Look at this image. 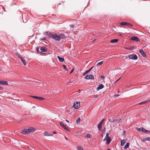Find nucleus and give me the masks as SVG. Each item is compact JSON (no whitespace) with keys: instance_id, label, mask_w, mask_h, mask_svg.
<instances>
[{"instance_id":"nucleus-17","label":"nucleus","mask_w":150,"mask_h":150,"mask_svg":"<svg viewBox=\"0 0 150 150\" xmlns=\"http://www.w3.org/2000/svg\"><path fill=\"white\" fill-rule=\"evenodd\" d=\"M137 129L138 131L142 132H144V130H145V129L142 127L140 128H137Z\"/></svg>"},{"instance_id":"nucleus-20","label":"nucleus","mask_w":150,"mask_h":150,"mask_svg":"<svg viewBox=\"0 0 150 150\" xmlns=\"http://www.w3.org/2000/svg\"><path fill=\"white\" fill-rule=\"evenodd\" d=\"M118 41L117 39H113L110 40V42L113 43L117 42Z\"/></svg>"},{"instance_id":"nucleus-51","label":"nucleus","mask_w":150,"mask_h":150,"mask_svg":"<svg viewBox=\"0 0 150 150\" xmlns=\"http://www.w3.org/2000/svg\"><path fill=\"white\" fill-rule=\"evenodd\" d=\"M65 121H66V122H69V121H68V120H66Z\"/></svg>"},{"instance_id":"nucleus-13","label":"nucleus","mask_w":150,"mask_h":150,"mask_svg":"<svg viewBox=\"0 0 150 150\" xmlns=\"http://www.w3.org/2000/svg\"><path fill=\"white\" fill-rule=\"evenodd\" d=\"M149 101H150V99L149 100L148 99L146 100H145L144 101L142 102L139 103V105H143V104H146Z\"/></svg>"},{"instance_id":"nucleus-56","label":"nucleus","mask_w":150,"mask_h":150,"mask_svg":"<svg viewBox=\"0 0 150 150\" xmlns=\"http://www.w3.org/2000/svg\"><path fill=\"white\" fill-rule=\"evenodd\" d=\"M65 138L66 139H67V138H66V137H65Z\"/></svg>"},{"instance_id":"nucleus-21","label":"nucleus","mask_w":150,"mask_h":150,"mask_svg":"<svg viewBox=\"0 0 150 150\" xmlns=\"http://www.w3.org/2000/svg\"><path fill=\"white\" fill-rule=\"evenodd\" d=\"M59 37L60 38V39H64L66 38L64 34H60L59 35Z\"/></svg>"},{"instance_id":"nucleus-43","label":"nucleus","mask_w":150,"mask_h":150,"mask_svg":"<svg viewBox=\"0 0 150 150\" xmlns=\"http://www.w3.org/2000/svg\"><path fill=\"white\" fill-rule=\"evenodd\" d=\"M121 78V77H120L119 79H117L116 81H115L114 82V83H115L116 82H117V81H119L120 80V79Z\"/></svg>"},{"instance_id":"nucleus-52","label":"nucleus","mask_w":150,"mask_h":150,"mask_svg":"<svg viewBox=\"0 0 150 150\" xmlns=\"http://www.w3.org/2000/svg\"><path fill=\"white\" fill-rule=\"evenodd\" d=\"M125 132H125V131H123V132L124 134H125Z\"/></svg>"},{"instance_id":"nucleus-37","label":"nucleus","mask_w":150,"mask_h":150,"mask_svg":"<svg viewBox=\"0 0 150 150\" xmlns=\"http://www.w3.org/2000/svg\"><path fill=\"white\" fill-rule=\"evenodd\" d=\"M105 120V119H103L99 123H101V124H102V123H103V122Z\"/></svg>"},{"instance_id":"nucleus-38","label":"nucleus","mask_w":150,"mask_h":150,"mask_svg":"<svg viewBox=\"0 0 150 150\" xmlns=\"http://www.w3.org/2000/svg\"><path fill=\"white\" fill-rule=\"evenodd\" d=\"M108 137L106 136L105 137L104 139H103V141H105V140H106L108 138V137Z\"/></svg>"},{"instance_id":"nucleus-14","label":"nucleus","mask_w":150,"mask_h":150,"mask_svg":"<svg viewBox=\"0 0 150 150\" xmlns=\"http://www.w3.org/2000/svg\"><path fill=\"white\" fill-rule=\"evenodd\" d=\"M104 87V85L102 84L99 85V86L97 88V91H99L100 89H102Z\"/></svg>"},{"instance_id":"nucleus-50","label":"nucleus","mask_w":150,"mask_h":150,"mask_svg":"<svg viewBox=\"0 0 150 150\" xmlns=\"http://www.w3.org/2000/svg\"><path fill=\"white\" fill-rule=\"evenodd\" d=\"M119 35L120 36H122V35L121 34H119Z\"/></svg>"},{"instance_id":"nucleus-27","label":"nucleus","mask_w":150,"mask_h":150,"mask_svg":"<svg viewBox=\"0 0 150 150\" xmlns=\"http://www.w3.org/2000/svg\"><path fill=\"white\" fill-rule=\"evenodd\" d=\"M77 149L79 150H83V148L80 146H78L77 147Z\"/></svg>"},{"instance_id":"nucleus-25","label":"nucleus","mask_w":150,"mask_h":150,"mask_svg":"<svg viewBox=\"0 0 150 150\" xmlns=\"http://www.w3.org/2000/svg\"><path fill=\"white\" fill-rule=\"evenodd\" d=\"M21 59L22 62L23 64L25 65L26 64V62H25V59L24 58H21Z\"/></svg>"},{"instance_id":"nucleus-10","label":"nucleus","mask_w":150,"mask_h":150,"mask_svg":"<svg viewBox=\"0 0 150 150\" xmlns=\"http://www.w3.org/2000/svg\"><path fill=\"white\" fill-rule=\"evenodd\" d=\"M0 84H1L4 85H8V82L6 81H0Z\"/></svg>"},{"instance_id":"nucleus-33","label":"nucleus","mask_w":150,"mask_h":150,"mask_svg":"<svg viewBox=\"0 0 150 150\" xmlns=\"http://www.w3.org/2000/svg\"><path fill=\"white\" fill-rule=\"evenodd\" d=\"M80 118H79L78 119L76 120V122L78 123L80 122Z\"/></svg>"},{"instance_id":"nucleus-12","label":"nucleus","mask_w":150,"mask_h":150,"mask_svg":"<svg viewBox=\"0 0 150 150\" xmlns=\"http://www.w3.org/2000/svg\"><path fill=\"white\" fill-rule=\"evenodd\" d=\"M28 129V130L29 133L33 132L35 131V130L34 128L32 127H30Z\"/></svg>"},{"instance_id":"nucleus-31","label":"nucleus","mask_w":150,"mask_h":150,"mask_svg":"<svg viewBox=\"0 0 150 150\" xmlns=\"http://www.w3.org/2000/svg\"><path fill=\"white\" fill-rule=\"evenodd\" d=\"M45 34L47 35H50L51 34V32L49 31H47L45 32Z\"/></svg>"},{"instance_id":"nucleus-1","label":"nucleus","mask_w":150,"mask_h":150,"mask_svg":"<svg viewBox=\"0 0 150 150\" xmlns=\"http://www.w3.org/2000/svg\"><path fill=\"white\" fill-rule=\"evenodd\" d=\"M51 36L52 38L55 40L57 41H59L60 40V38L59 37V36L56 33L51 34Z\"/></svg>"},{"instance_id":"nucleus-18","label":"nucleus","mask_w":150,"mask_h":150,"mask_svg":"<svg viewBox=\"0 0 150 150\" xmlns=\"http://www.w3.org/2000/svg\"><path fill=\"white\" fill-rule=\"evenodd\" d=\"M57 57L60 62H62L64 61V58H62L59 56H57Z\"/></svg>"},{"instance_id":"nucleus-7","label":"nucleus","mask_w":150,"mask_h":150,"mask_svg":"<svg viewBox=\"0 0 150 150\" xmlns=\"http://www.w3.org/2000/svg\"><path fill=\"white\" fill-rule=\"evenodd\" d=\"M44 135L46 136H52L53 135V134L51 132L49 133L47 132H45L44 134Z\"/></svg>"},{"instance_id":"nucleus-41","label":"nucleus","mask_w":150,"mask_h":150,"mask_svg":"<svg viewBox=\"0 0 150 150\" xmlns=\"http://www.w3.org/2000/svg\"><path fill=\"white\" fill-rule=\"evenodd\" d=\"M36 50L37 52L38 53L39 52H40L39 51V47H37L36 48Z\"/></svg>"},{"instance_id":"nucleus-34","label":"nucleus","mask_w":150,"mask_h":150,"mask_svg":"<svg viewBox=\"0 0 150 150\" xmlns=\"http://www.w3.org/2000/svg\"><path fill=\"white\" fill-rule=\"evenodd\" d=\"M134 46H131L129 48V50H133L134 49Z\"/></svg>"},{"instance_id":"nucleus-39","label":"nucleus","mask_w":150,"mask_h":150,"mask_svg":"<svg viewBox=\"0 0 150 150\" xmlns=\"http://www.w3.org/2000/svg\"><path fill=\"white\" fill-rule=\"evenodd\" d=\"M147 140V137L146 138H144L142 140V141L143 142H144L146 141Z\"/></svg>"},{"instance_id":"nucleus-36","label":"nucleus","mask_w":150,"mask_h":150,"mask_svg":"<svg viewBox=\"0 0 150 150\" xmlns=\"http://www.w3.org/2000/svg\"><path fill=\"white\" fill-rule=\"evenodd\" d=\"M63 67H64V69H65L66 70H67V71H68L67 69V68L66 67L65 65H63Z\"/></svg>"},{"instance_id":"nucleus-35","label":"nucleus","mask_w":150,"mask_h":150,"mask_svg":"<svg viewBox=\"0 0 150 150\" xmlns=\"http://www.w3.org/2000/svg\"><path fill=\"white\" fill-rule=\"evenodd\" d=\"M144 132H145L146 133H147L148 132H150V131H148V130H146L145 129V130H144Z\"/></svg>"},{"instance_id":"nucleus-40","label":"nucleus","mask_w":150,"mask_h":150,"mask_svg":"<svg viewBox=\"0 0 150 150\" xmlns=\"http://www.w3.org/2000/svg\"><path fill=\"white\" fill-rule=\"evenodd\" d=\"M46 39V38L45 37H44L43 38H40V40H45Z\"/></svg>"},{"instance_id":"nucleus-5","label":"nucleus","mask_w":150,"mask_h":150,"mask_svg":"<svg viewBox=\"0 0 150 150\" xmlns=\"http://www.w3.org/2000/svg\"><path fill=\"white\" fill-rule=\"evenodd\" d=\"M120 25L123 26L127 25L131 27H132L133 26L132 24L130 23L125 22H124L121 23H120Z\"/></svg>"},{"instance_id":"nucleus-57","label":"nucleus","mask_w":150,"mask_h":150,"mask_svg":"<svg viewBox=\"0 0 150 150\" xmlns=\"http://www.w3.org/2000/svg\"><path fill=\"white\" fill-rule=\"evenodd\" d=\"M1 111V110L0 109V112Z\"/></svg>"},{"instance_id":"nucleus-44","label":"nucleus","mask_w":150,"mask_h":150,"mask_svg":"<svg viewBox=\"0 0 150 150\" xmlns=\"http://www.w3.org/2000/svg\"><path fill=\"white\" fill-rule=\"evenodd\" d=\"M70 26L72 28H74V25H71Z\"/></svg>"},{"instance_id":"nucleus-22","label":"nucleus","mask_w":150,"mask_h":150,"mask_svg":"<svg viewBox=\"0 0 150 150\" xmlns=\"http://www.w3.org/2000/svg\"><path fill=\"white\" fill-rule=\"evenodd\" d=\"M93 66L90 69L88 70H86V71L83 74V75H85L86 73H88V72L90 71L92 69L93 67Z\"/></svg>"},{"instance_id":"nucleus-26","label":"nucleus","mask_w":150,"mask_h":150,"mask_svg":"<svg viewBox=\"0 0 150 150\" xmlns=\"http://www.w3.org/2000/svg\"><path fill=\"white\" fill-rule=\"evenodd\" d=\"M37 99H38L40 100H42L44 99V98L41 97H38Z\"/></svg>"},{"instance_id":"nucleus-16","label":"nucleus","mask_w":150,"mask_h":150,"mask_svg":"<svg viewBox=\"0 0 150 150\" xmlns=\"http://www.w3.org/2000/svg\"><path fill=\"white\" fill-rule=\"evenodd\" d=\"M40 49L41 51V52H46L47 51L46 48H45L43 47H40Z\"/></svg>"},{"instance_id":"nucleus-19","label":"nucleus","mask_w":150,"mask_h":150,"mask_svg":"<svg viewBox=\"0 0 150 150\" xmlns=\"http://www.w3.org/2000/svg\"><path fill=\"white\" fill-rule=\"evenodd\" d=\"M107 140V144H109L112 140V139L110 137H108V138L106 140Z\"/></svg>"},{"instance_id":"nucleus-8","label":"nucleus","mask_w":150,"mask_h":150,"mask_svg":"<svg viewBox=\"0 0 150 150\" xmlns=\"http://www.w3.org/2000/svg\"><path fill=\"white\" fill-rule=\"evenodd\" d=\"M139 52L143 57H145L146 56V54L143 50L141 49L139 50Z\"/></svg>"},{"instance_id":"nucleus-48","label":"nucleus","mask_w":150,"mask_h":150,"mask_svg":"<svg viewBox=\"0 0 150 150\" xmlns=\"http://www.w3.org/2000/svg\"><path fill=\"white\" fill-rule=\"evenodd\" d=\"M3 89V88L0 86V90H2Z\"/></svg>"},{"instance_id":"nucleus-45","label":"nucleus","mask_w":150,"mask_h":150,"mask_svg":"<svg viewBox=\"0 0 150 150\" xmlns=\"http://www.w3.org/2000/svg\"><path fill=\"white\" fill-rule=\"evenodd\" d=\"M74 69H72L71 70V72H70V74H71V73H72V72L74 71Z\"/></svg>"},{"instance_id":"nucleus-42","label":"nucleus","mask_w":150,"mask_h":150,"mask_svg":"<svg viewBox=\"0 0 150 150\" xmlns=\"http://www.w3.org/2000/svg\"><path fill=\"white\" fill-rule=\"evenodd\" d=\"M147 140L150 142V137H147Z\"/></svg>"},{"instance_id":"nucleus-49","label":"nucleus","mask_w":150,"mask_h":150,"mask_svg":"<svg viewBox=\"0 0 150 150\" xmlns=\"http://www.w3.org/2000/svg\"><path fill=\"white\" fill-rule=\"evenodd\" d=\"M101 78H104L105 76H101Z\"/></svg>"},{"instance_id":"nucleus-11","label":"nucleus","mask_w":150,"mask_h":150,"mask_svg":"<svg viewBox=\"0 0 150 150\" xmlns=\"http://www.w3.org/2000/svg\"><path fill=\"white\" fill-rule=\"evenodd\" d=\"M21 133L24 134H27L29 133L28 129H23L21 131Z\"/></svg>"},{"instance_id":"nucleus-4","label":"nucleus","mask_w":150,"mask_h":150,"mask_svg":"<svg viewBox=\"0 0 150 150\" xmlns=\"http://www.w3.org/2000/svg\"><path fill=\"white\" fill-rule=\"evenodd\" d=\"M59 124L60 125L66 130L69 132H70V130L66 127V126L62 122H60Z\"/></svg>"},{"instance_id":"nucleus-46","label":"nucleus","mask_w":150,"mask_h":150,"mask_svg":"<svg viewBox=\"0 0 150 150\" xmlns=\"http://www.w3.org/2000/svg\"><path fill=\"white\" fill-rule=\"evenodd\" d=\"M109 133H107L106 134V136L108 137H109L108 136L109 135Z\"/></svg>"},{"instance_id":"nucleus-23","label":"nucleus","mask_w":150,"mask_h":150,"mask_svg":"<svg viewBox=\"0 0 150 150\" xmlns=\"http://www.w3.org/2000/svg\"><path fill=\"white\" fill-rule=\"evenodd\" d=\"M102 125V124H101V123H98V127L99 130H101V129Z\"/></svg>"},{"instance_id":"nucleus-24","label":"nucleus","mask_w":150,"mask_h":150,"mask_svg":"<svg viewBox=\"0 0 150 150\" xmlns=\"http://www.w3.org/2000/svg\"><path fill=\"white\" fill-rule=\"evenodd\" d=\"M129 143H127L124 146V148L125 149H126L127 148H128L129 147Z\"/></svg>"},{"instance_id":"nucleus-2","label":"nucleus","mask_w":150,"mask_h":150,"mask_svg":"<svg viewBox=\"0 0 150 150\" xmlns=\"http://www.w3.org/2000/svg\"><path fill=\"white\" fill-rule=\"evenodd\" d=\"M129 59H132L133 60H136L138 59L137 55L135 54H130L128 57Z\"/></svg>"},{"instance_id":"nucleus-53","label":"nucleus","mask_w":150,"mask_h":150,"mask_svg":"<svg viewBox=\"0 0 150 150\" xmlns=\"http://www.w3.org/2000/svg\"><path fill=\"white\" fill-rule=\"evenodd\" d=\"M125 49H129V48H126Z\"/></svg>"},{"instance_id":"nucleus-55","label":"nucleus","mask_w":150,"mask_h":150,"mask_svg":"<svg viewBox=\"0 0 150 150\" xmlns=\"http://www.w3.org/2000/svg\"><path fill=\"white\" fill-rule=\"evenodd\" d=\"M107 150H111L110 149H107Z\"/></svg>"},{"instance_id":"nucleus-30","label":"nucleus","mask_w":150,"mask_h":150,"mask_svg":"<svg viewBox=\"0 0 150 150\" xmlns=\"http://www.w3.org/2000/svg\"><path fill=\"white\" fill-rule=\"evenodd\" d=\"M103 63V61H101L100 62H98V63H97V65L98 66V65H100L101 64H102Z\"/></svg>"},{"instance_id":"nucleus-32","label":"nucleus","mask_w":150,"mask_h":150,"mask_svg":"<svg viewBox=\"0 0 150 150\" xmlns=\"http://www.w3.org/2000/svg\"><path fill=\"white\" fill-rule=\"evenodd\" d=\"M85 137H87L88 138H90L91 137V135L90 134H87L86 135Z\"/></svg>"},{"instance_id":"nucleus-47","label":"nucleus","mask_w":150,"mask_h":150,"mask_svg":"<svg viewBox=\"0 0 150 150\" xmlns=\"http://www.w3.org/2000/svg\"><path fill=\"white\" fill-rule=\"evenodd\" d=\"M120 96V95L119 94H116L115 95V97H118L119 96Z\"/></svg>"},{"instance_id":"nucleus-3","label":"nucleus","mask_w":150,"mask_h":150,"mask_svg":"<svg viewBox=\"0 0 150 150\" xmlns=\"http://www.w3.org/2000/svg\"><path fill=\"white\" fill-rule=\"evenodd\" d=\"M80 102L76 101L75 102L73 105V106L75 109H78L79 107Z\"/></svg>"},{"instance_id":"nucleus-29","label":"nucleus","mask_w":150,"mask_h":150,"mask_svg":"<svg viewBox=\"0 0 150 150\" xmlns=\"http://www.w3.org/2000/svg\"><path fill=\"white\" fill-rule=\"evenodd\" d=\"M17 55L18 56V57L20 59H21V58H23L22 57V56L20 55L19 54L17 53Z\"/></svg>"},{"instance_id":"nucleus-6","label":"nucleus","mask_w":150,"mask_h":150,"mask_svg":"<svg viewBox=\"0 0 150 150\" xmlns=\"http://www.w3.org/2000/svg\"><path fill=\"white\" fill-rule=\"evenodd\" d=\"M94 78V76L92 75H87L85 77V78L86 79H92Z\"/></svg>"},{"instance_id":"nucleus-54","label":"nucleus","mask_w":150,"mask_h":150,"mask_svg":"<svg viewBox=\"0 0 150 150\" xmlns=\"http://www.w3.org/2000/svg\"><path fill=\"white\" fill-rule=\"evenodd\" d=\"M53 133H54V134H56V132H53Z\"/></svg>"},{"instance_id":"nucleus-15","label":"nucleus","mask_w":150,"mask_h":150,"mask_svg":"<svg viewBox=\"0 0 150 150\" xmlns=\"http://www.w3.org/2000/svg\"><path fill=\"white\" fill-rule=\"evenodd\" d=\"M127 140L126 139H123L121 142V145L122 146H124L125 144L127 142Z\"/></svg>"},{"instance_id":"nucleus-9","label":"nucleus","mask_w":150,"mask_h":150,"mask_svg":"<svg viewBox=\"0 0 150 150\" xmlns=\"http://www.w3.org/2000/svg\"><path fill=\"white\" fill-rule=\"evenodd\" d=\"M131 40H132L135 41L136 42H138L139 41V39L137 37L133 36L131 38Z\"/></svg>"},{"instance_id":"nucleus-28","label":"nucleus","mask_w":150,"mask_h":150,"mask_svg":"<svg viewBox=\"0 0 150 150\" xmlns=\"http://www.w3.org/2000/svg\"><path fill=\"white\" fill-rule=\"evenodd\" d=\"M30 96L33 98H35V99H37L38 98V96Z\"/></svg>"}]
</instances>
